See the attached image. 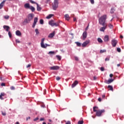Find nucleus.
Segmentation results:
<instances>
[{
  "instance_id": "obj_1",
  "label": "nucleus",
  "mask_w": 124,
  "mask_h": 124,
  "mask_svg": "<svg viewBox=\"0 0 124 124\" xmlns=\"http://www.w3.org/2000/svg\"><path fill=\"white\" fill-rule=\"evenodd\" d=\"M106 19H107V16L106 15L101 16L99 19V23L103 26L100 29V31H104L107 29V24L105 23Z\"/></svg>"
},
{
  "instance_id": "obj_2",
  "label": "nucleus",
  "mask_w": 124,
  "mask_h": 124,
  "mask_svg": "<svg viewBox=\"0 0 124 124\" xmlns=\"http://www.w3.org/2000/svg\"><path fill=\"white\" fill-rule=\"evenodd\" d=\"M96 109H98V107H93V112H96V116H97V117H101V116H102V114H103V113H105V109L96 110Z\"/></svg>"
},
{
  "instance_id": "obj_3",
  "label": "nucleus",
  "mask_w": 124,
  "mask_h": 124,
  "mask_svg": "<svg viewBox=\"0 0 124 124\" xmlns=\"http://www.w3.org/2000/svg\"><path fill=\"white\" fill-rule=\"evenodd\" d=\"M33 17H34L33 14H29L28 15L27 18L24 20L23 24L26 25V24H29L33 19Z\"/></svg>"
},
{
  "instance_id": "obj_4",
  "label": "nucleus",
  "mask_w": 124,
  "mask_h": 124,
  "mask_svg": "<svg viewBox=\"0 0 124 124\" xmlns=\"http://www.w3.org/2000/svg\"><path fill=\"white\" fill-rule=\"evenodd\" d=\"M59 24H60V22H55L53 19L50 20L48 22V24L51 27H59Z\"/></svg>"
},
{
  "instance_id": "obj_5",
  "label": "nucleus",
  "mask_w": 124,
  "mask_h": 124,
  "mask_svg": "<svg viewBox=\"0 0 124 124\" xmlns=\"http://www.w3.org/2000/svg\"><path fill=\"white\" fill-rule=\"evenodd\" d=\"M59 7V0H54V3L52 4V8L53 10H57Z\"/></svg>"
},
{
  "instance_id": "obj_6",
  "label": "nucleus",
  "mask_w": 124,
  "mask_h": 124,
  "mask_svg": "<svg viewBox=\"0 0 124 124\" xmlns=\"http://www.w3.org/2000/svg\"><path fill=\"white\" fill-rule=\"evenodd\" d=\"M44 40H45V38H42L41 40V46L42 48H46L48 47V46H50V45L48 44H44Z\"/></svg>"
},
{
  "instance_id": "obj_7",
  "label": "nucleus",
  "mask_w": 124,
  "mask_h": 124,
  "mask_svg": "<svg viewBox=\"0 0 124 124\" xmlns=\"http://www.w3.org/2000/svg\"><path fill=\"white\" fill-rule=\"evenodd\" d=\"M117 43H118V41H117V40L114 39L111 40V45L113 47H116Z\"/></svg>"
},
{
  "instance_id": "obj_8",
  "label": "nucleus",
  "mask_w": 124,
  "mask_h": 124,
  "mask_svg": "<svg viewBox=\"0 0 124 124\" xmlns=\"http://www.w3.org/2000/svg\"><path fill=\"white\" fill-rule=\"evenodd\" d=\"M50 70H58L60 69V67L59 66H53L50 67Z\"/></svg>"
},
{
  "instance_id": "obj_9",
  "label": "nucleus",
  "mask_w": 124,
  "mask_h": 124,
  "mask_svg": "<svg viewBox=\"0 0 124 124\" xmlns=\"http://www.w3.org/2000/svg\"><path fill=\"white\" fill-rule=\"evenodd\" d=\"M37 21H38V18L35 17L34 19V22L32 24V28H34L35 27V25H36V23H37Z\"/></svg>"
},
{
  "instance_id": "obj_10",
  "label": "nucleus",
  "mask_w": 124,
  "mask_h": 124,
  "mask_svg": "<svg viewBox=\"0 0 124 124\" xmlns=\"http://www.w3.org/2000/svg\"><path fill=\"white\" fill-rule=\"evenodd\" d=\"M33 4H36L37 11H41V7H40V6H39L38 3L35 2V3H33Z\"/></svg>"
},
{
  "instance_id": "obj_11",
  "label": "nucleus",
  "mask_w": 124,
  "mask_h": 124,
  "mask_svg": "<svg viewBox=\"0 0 124 124\" xmlns=\"http://www.w3.org/2000/svg\"><path fill=\"white\" fill-rule=\"evenodd\" d=\"M90 43V40H87L85 41L82 44V47H86V45H88Z\"/></svg>"
},
{
  "instance_id": "obj_12",
  "label": "nucleus",
  "mask_w": 124,
  "mask_h": 124,
  "mask_svg": "<svg viewBox=\"0 0 124 124\" xmlns=\"http://www.w3.org/2000/svg\"><path fill=\"white\" fill-rule=\"evenodd\" d=\"M104 41L105 42H108L109 41V36L108 35H106L105 36L104 38Z\"/></svg>"
},
{
  "instance_id": "obj_13",
  "label": "nucleus",
  "mask_w": 124,
  "mask_h": 124,
  "mask_svg": "<svg viewBox=\"0 0 124 124\" xmlns=\"http://www.w3.org/2000/svg\"><path fill=\"white\" fill-rule=\"evenodd\" d=\"M5 95H6V94H5V93H0V99H1V100H3V99H4V98H3V97H2V96H5Z\"/></svg>"
},
{
  "instance_id": "obj_14",
  "label": "nucleus",
  "mask_w": 124,
  "mask_h": 124,
  "mask_svg": "<svg viewBox=\"0 0 124 124\" xmlns=\"http://www.w3.org/2000/svg\"><path fill=\"white\" fill-rule=\"evenodd\" d=\"M82 36H83V38H82L83 40H85V39L87 38V31H85L83 33Z\"/></svg>"
},
{
  "instance_id": "obj_15",
  "label": "nucleus",
  "mask_w": 124,
  "mask_h": 124,
  "mask_svg": "<svg viewBox=\"0 0 124 124\" xmlns=\"http://www.w3.org/2000/svg\"><path fill=\"white\" fill-rule=\"evenodd\" d=\"M54 36H55V31H53V32L50 33L48 36V37L49 38H53Z\"/></svg>"
},
{
  "instance_id": "obj_16",
  "label": "nucleus",
  "mask_w": 124,
  "mask_h": 124,
  "mask_svg": "<svg viewBox=\"0 0 124 124\" xmlns=\"http://www.w3.org/2000/svg\"><path fill=\"white\" fill-rule=\"evenodd\" d=\"M78 85V81L76 80L72 84V88H75Z\"/></svg>"
},
{
  "instance_id": "obj_17",
  "label": "nucleus",
  "mask_w": 124,
  "mask_h": 124,
  "mask_svg": "<svg viewBox=\"0 0 124 124\" xmlns=\"http://www.w3.org/2000/svg\"><path fill=\"white\" fill-rule=\"evenodd\" d=\"M5 3V0H3V1L0 3V9H1L2 7L4 6Z\"/></svg>"
},
{
  "instance_id": "obj_18",
  "label": "nucleus",
  "mask_w": 124,
  "mask_h": 124,
  "mask_svg": "<svg viewBox=\"0 0 124 124\" xmlns=\"http://www.w3.org/2000/svg\"><path fill=\"white\" fill-rule=\"evenodd\" d=\"M16 34L17 36H21L22 35V33H21V32L19 30H17L16 31Z\"/></svg>"
},
{
  "instance_id": "obj_19",
  "label": "nucleus",
  "mask_w": 124,
  "mask_h": 124,
  "mask_svg": "<svg viewBox=\"0 0 124 124\" xmlns=\"http://www.w3.org/2000/svg\"><path fill=\"white\" fill-rule=\"evenodd\" d=\"M3 29L6 30V31H9L10 27L8 26L4 25L3 26Z\"/></svg>"
},
{
  "instance_id": "obj_20",
  "label": "nucleus",
  "mask_w": 124,
  "mask_h": 124,
  "mask_svg": "<svg viewBox=\"0 0 124 124\" xmlns=\"http://www.w3.org/2000/svg\"><path fill=\"white\" fill-rule=\"evenodd\" d=\"M31 7V6H30V4L29 3H26L24 4V7L25 8H27L28 9H29L30 7Z\"/></svg>"
},
{
  "instance_id": "obj_21",
  "label": "nucleus",
  "mask_w": 124,
  "mask_h": 124,
  "mask_svg": "<svg viewBox=\"0 0 124 124\" xmlns=\"http://www.w3.org/2000/svg\"><path fill=\"white\" fill-rule=\"evenodd\" d=\"M29 9H30L32 12H34V11H35V8L32 6H30Z\"/></svg>"
},
{
  "instance_id": "obj_22",
  "label": "nucleus",
  "mask_w": 124,
  "mask_h": 124,
  "mask_svg": "<svg viewBox=\"0 0 124 124\" xmlns=\"http://www.w3.org/2000/svg\"><path fill=\"white\" fill-rule=\"evenodd\" d=\"M64 17H65V19H66V20H67V21H69V20H70V17H69V15H65V16H64Z\"/></svg>"
},
{
  "instance_id": "obj_23",
  "label": "nucleus",
  "mask_w": 124,
  "mask_h": 124,
  "mask_svg": "<svg viewBox=\"0 0 124 124\" xmlns=\"http://www.w3.org/2000/svg\"><path fill=\"white\" fill-rule=\"evenodd\" d=\"M113 81L114 79H108L106 83L107 84H111V83H112V82H113Z\"/></svg>"
},
{
  "instance_id": "obj_24",
  "label": "nucleus",
  "mask_w": 124,
  "mask_h": 124,
  "mask_svg": "<svg viewBox=\"0 0 124 124\" xmlns=\"http://www.w3.org/2000/svg\"><path fill=\"white\" fill-rule=\"evenodd\" d=\"M53 16H54V15H53V14L49 15L47 16H46V19H50V18H52V17H53Z\"/></svg>"
},
{
  "instance_id": "obj_25",
  "label": "nucleus",
  "mask_w": 124,
  "mask_h": 124,
  "mask_svg": "<svg viewBox=\"0 0 124 124\" xmlns=\"http://www.w3.org/2000/svg\"><path fill=\"white\" fill-rule=\"evenodd\" d=\"M97 41L99 42V43H102V42H103V41H102V39H101L100 38H97Z\"/></svg>"
},
{
  "instance_id": "obj_26",
  "label": "nucleus",
  "mask_w": 124,
  "mask_h": 124,
  "mask_svg": "<svg viewBox=\"0 0 124 124\" xmlns=\"http://www.w3.org/2000/svg\"><path fill=\"white\" fill-rule=\"evenodd\" d=\"M115 8L113 7V8H111V10H110V13L111 14H113V13H114V12H115Z\"/></svg>"
},
{
  "instance_id": "obj_27",
  "label": "nucleus",
  "mask_w": 124,
  "mask_h": 124,
  "mask_svg": "<svg viewBox=\"0 0 124 124\" xmlns=\"http://www.w3.org/2000/svg\"><path fill=\"white\" fill-rule=\"evenodd\" d=\"M56 57L57 58L58 61H61V60H62V57H61V56L56 55Z\"/></svg>"
},
{
  "instance_id": "obj_28",
  "label": "nucleus",
  "mask_w": 124,
  "mask_h": 124,
  "mask_svg": "<svg viewBox=\"0 0 124 124\" xmlns=\"http://www.w3.org/2000/svg\"><path fill=\"white\" fill-rule=\"evenodd\" d=\"M108 27L109 28V29H113L114 28V26L113 25L111 24V23L108 24Z\"/></svg>"
},
{
  "instance_id": "obj_29",
  "label": "nucleus",
  "mask_w": 124,
  "mask_h": 124,
  "mask_svg": "<svg viewBox=\"0 0 124 124\" xmlns=\"http://www.w3.org/2000/svg\"><path fill=\"white\" fill-rule=\"evenodd\" d=\"M75 43L77 44V46L78 47H81V43H79L78 42H76Z\"/></svg>"
},
{
  "instance_id": "obj_30",
  "label": "nucleus",
  "mask_w": 124,
  "mask_h": 124,
  "mask_svg": "<svg viewBox=\"0 0 124 124\" xmlns=\"http://www.w3.org/2000/svg\"><path fill=\"white\" fill-rule=\"evenodd\" d=\"M108 89H109L110 91H113V86H111V85H108Z\"/></svg>"
},
{
  "instance_id": "obj_31",
  "label": "nucleus",
  "mask_w": 124,
  "mask_h": 124,
  "mask_svg": "<svg viewBox=\"0 0 124 124\" xmlns=\"http://www.w3.org/2000/svg\"><path fill=\"white\" fill-rule=\"evenodd\" d=\"M106 52V49H101L100 51V53L102 54V53H105Z\"/></svg>"
},
{
  "instance_id": "obj_32",
  "label": "nucleus",
  "mask_w": 124,
  "mask_h": 124,
  "mask_svg": "<svg viewBox=\"0 0 124 124\" xmlns=\"http://www.w3.org/2000/svg\"><path fill=\"white\" fill-rule=\"evenodd\" d=\"M35 32H36V34H39V31H38V29H36L35 30Z\"/></svg>"
},
{
  "instance_id": "obj_33",
  "label": "nucleus",
  "mask_w": 124,
  "mask_h": 124,
  "mask_svg": "<svg viewBox=\"0 0 124 124\" xmlns=\"http://www.w3.org/2000/svg\"><path fill=\"white\" fill-rule=\"evenodd\" d=\"M40 24H41V25H43V24H44V21L43 19L40 20Z\"/></svg>"
},
{
  "instance_id": "obj_34",
  "label": "nucleus",
  "mask_w": 124,
  "mask_h": 124,
  "mask_svg": "<svg viewBox=\"0 0 124 124\" xmlns=\"http://www.w3.org/2000/svg\"><path fill=\"white\" fill-rule=\"evenodd\" d=\"M8 35L10 38H11V37H12V34H11V32L10 31L8 32Z\"/></svg>"
},
{
  "instance_id": "obj_35",
  "label": "nucleus",
  "mask_w": 124,
  "mask_h": 124,
  "mask_svg": "<svg viewBox=\"0 0 124 124\" xmlns=\"http://www.w3.org/2000/svg\"><path fill=\"white\" fill-rule=\"evenodd\" d=\"M84 124V121L83 120L79 121L78 123V124Z\"/></svg>"
},
{
  "instance_id": "obj_36",
  "label": "nucleus",
  "mask_w": 124,
  "mask_h": 124,
  "mask_svg": "<svg viewBox=\"0 0 124 124\" xmlns=\"http://www.w3.org/2000/svg\"><path fill=\"white\" fill-rule=\"evenodd\" d=\"M90 1L91 3V4H94V0H90Z\"/></svg>"
},
{
  "instance_id": "obj_37",
  "label": "nucleus",
  "mask_w": 124,
  "mask_h": 124,
  "mask_svg": "<svg viewBox=\"0 0 124 124\" xmlns=\"http://www.w3.org/2000/svg\"><path fill=\"white\" fill-rule=\"evenodd\" d=\"M4 19H9V16H4Z\"/></svg>"
},
{
  "instance_id": "obj_38",
  "label": "nucleus",
  "mask_w": 124,
  "mask_h": 124,
  "mask_svg": "<svg viewBox=\"0 0 124 124\" xmlns=\"http://www.w3.org/2000/svg\"><path fill=\"white\" fill-rule=\"evenodd\" d=\"M105 62H108L109 61H110V58H107L105 59Z\"/></svg>"
},
{
  "instance_id": "obj_39",
  "label": "nucleus",
  "mask_w": 124,
  "mask_h": 124,
  "mask_svg": "<svg viewBox=\"0 0 124 124\" xmlns=\"http://www.w3.org/2000/svg\"><path fill=\"white\" fill-rule=\"evenodd\" d=\"M56 80L57 81H60V80H61V78H60V77H57Z\"/></svg>"
},
{
  "instance_id": "obj_40",
  "label": "nucleus",
  "mask_w": 124,
  "mask_h": 124,
  "mask_svg": "<svg viewBox=\"0 0 124 124\" xmlns=\"http://www.w3.org/2000/svg\"><path fill=\"white\" fill-rule=\"evenodd\" d=\"M30 0V2L33 4V3H35V2L34 1H33L32 0Z\"/></svg>"
},
{
  "instance_id": "obj_41",
  "label": "nucleus",
  "mask_w": 124,
  "mask_h": 124,
  "mask_svg": "<svg viewBox=\"0 0 124 124\" xmlns=\"http://www.w3.org/2000/svg\"><path fill=\"white\" fill-rule=\"evenodd\" d=\"M117 52H119V53H120L121 52V48L119 47H118L117 48Z\"/></svg>"
},
{
  "instance_id": "obj_42",
  "label": "nucleus",
  "mask_w": 124,
  "mask_h": 124,
  "mask_svg": "<svg viewBox=\"0 0 124 124\" xmlns=\"http://www.w3.org/2000/svg\"><path fill=\"white\" fill-rule=\"evenodd\" d=\"M38 119H39L38 117H37V118L34 119L33 121H34V122H36V121H38Z\"/></svg>"
},
{
  "instance_id": "obj_43",
  "label": "nucleus",
  "mask_w": 124,
  "mask_h": 124,
  "mask_svg": "<svg viewBox=\"0 0 124 124\" xmlns=\"http://www.w3.org/2000/svg\"><path fill=\"white\" fill-rule=\"evenodd\" d=\"M1 86L2 87H5V83H1Z\"/></svg>"
},
{
  "instance_id": "obj_44",
  "label": "nucleus",
  "mask_w": 124,
  "mask_h": 124,
  "mask_svg": "<svg viewBox=\"0 0 124 124\" xmlns=\"http://www.w3.org/2000/svg\"><path fill=\"white\" fill-rule=\"evenodd\" d=\"M101 71H104V67H101L100 68Z\"/></svg>"
},
{
  "instance_id": "obj_45",
  "label": "nucleus",
  "mask_w": 124,
  "mask_h": 124,
  "mask_svg": "<svg viewBox=\"0 0 124 124\" xmlns=\"http://www.w3.org/2000/svg\"><path fill=\"white\" fill-rule=\"evenodd\" d=\"M31 64H29L27 66V68H29V67H31Z\"/></svg>"
},
{
  "instance_id": "obj_46",
  "label": "nucleus",
  "mask_w": 124,
  "mask_h": 124,
  "mask_svg": "<svg viewBox=\"0 0 124 124\" xmlns=\"http://www.w3.org/2000/svg\"><path fill=\"white\" fill-rule=\"evenodd\" d=\"M48 54H55V51H49Z\"/></svg>"
},
{
  "instance_id": "obj_47",
  "label": "nucleus",
  "mask_w": 124,
  "mask_h": 124,
  "mask_svg": "<svg viewBox=\"0 0 124 124\" xmlns=\"http://www.w3.org/2000/svg\"><path fill=\"white\" fill-rule=\"evenodd\" d=\"M16 43H20V41H19V40H18V39H16Z\"/></svg>"
},
{
  "instance_id": "obj_48",
  "label": "nucleus",
  "mask_w": 124,
  "mask_h": 124,
  "mask_svg": "<svg viewBox=\"0 0 124 124\" xmlns=\"http://www.w3.org/2000/svg\"><path fill=\"white\" fill-rule=\"evenodd\" d=\"M10 89H11V90H15V87L12 86V87H11Z\"/></svg>"
},
{
  "instance_id": "obj_49",
  "label": "nucleus",
  "mask_w": 124,
  "mask_h": 124,
  "mask_svg": "<svg viewBox=\"0 0 124 124\" xmlns=\"http://www.w3.org/2000/svg\"><path fill=\"white\" fill-rule=\"evenodd\" d=\"M2 114L3 116H6V113L5 112H2Z\"/></svg>"
},
{
  "instance_id": "obj_50",
  "label": "nucleus",
  "mask_w": 124,
  "mask_h": 124,
  "mask_svg": "<svg viewBox=\"0 0 124 124\" xmlns=\"http://www.w3.org/2000/svg\"><path fill=\"white\" fill-rule=\"evenodd\" d=\"M98 101L99 102H101V98H98Z\"/></svg>"
},
{
  "instance_id": "obj_51",
  "label": "nucleus",
  "mask_w": 124,
  "mask_h": 124,
  "mask_svg": "<svg viewBox=\"0 0 124 124\" xmlns=\"http://www.w3.org/2000/svg\"><path fill=\"white\" fill-rule=\"evenodd\" d=\"M102 98L105 99V94H103L102 95Z\"/></svg>"
},
{
  "instance_id": "obj_52",
  "label": "nucleus",
  "mask_w": 124,
  "mask_h": 124,
  "mask_svg": "<svg viewBox=\"0 0 124 124\" xmlns=\"http://www.w3.org/2000/svg\"><path fill=\"white\" fill-rule=\"evenodd\" d=\"M40 121H44V118H40Z\"/></svg>"
},
{
  "instance_id": "obj_53",
  "label": "nucleus",
  "mask_w": 124,
  "mask_h": 124,
  "mask_svg": "<svg viewBox=\"0 0 124 124\" xmlns=\"http://www.w3.org/2000/svg\"><path fill=\"white\" fill-rule=\"evenodd\" d=\"M66 124H71L70 123V121H68L67 123H66Z\"/></svg>"
},
{
  "instance_id": "obj_54",
  "label": "nucleus",
  "mask_w": 124,
  "mask_h": 124,
  "mask_svg": "<svg viewBox=\"0 0 124 124\" xmlns=\"http://www.w3.org/2000/svg\"><path fill=\"white\" fill-rule=\"evenodd\" d=\"M73 21H74V22L76 21V17L73 18Z\"/></svg>"
},
{
  "instance_id": "obj_55",
  "label": "nucleus",
  "mask_w": 124,
  "mask_h": 124,
  "mask_svg": "<svg viewBox=\"0 0 124 124\" xmlns=\"http://www.w3.org/2000/svg\"><path fill=\"white\" fill-rule=\"evenodd\" d=\"M109 77H110V78L113 77V74H110L109 75Z\"/></svg>"
},
{
  "instance_id": "obj_56",
  "label": "nucleus",
  "mask_w": 124,
  "mask_h": 124,
  "mask_svg": "<svg viewBox=\"0 0 124 124\" xmlns=\"http://www.w3.org/2000/svg\"><path fill=\"white\" fill-rule=\"evenodd\" d=\"M31 119V117H28L27 118V121H28V120H30Z\"/></svg>"
},
{
  "instance_id": "obj_57",
  "label": "nucleus",
  "mask_w": 124,
  "mask_h": 124,
  "mask_svg": "<svg viewBox=\"0 0 124 124\" xmlns=\"http://www.w3.org/2000/svg\"><path fill=\"white\" fill-rule=\"evenodd\" d=\"M93 80H96V77H93Z\"/></svg>"
},
{
  "instance_id": "obj_58",
  "label": "nucleus",
  "mask_w": 124,
  "mask_h": 124,
  "mask_svg": "<svg viewBox=\"0 0 124 124\" xmlns=\"http://www.w3.org/2000/svg\"><path fill=\"white\" fill-rule=\"evenodd\" d=\"M5 0V2L6 1H11L12 0Z\"/></svg>"
},
{
  "instance_id": "obj_59",
  "label": "nucleus",
  "mask_w": 124,
  "mask_h": 124,
  "mask_svg": "<svg viewBox=\"0 0 124 124\" xmlns=\"http://www.w3.org/2000/svg\"><path fill=\"white\" fill-rule=\"evenodd\" d=\"M75 60L76 61H78V58L75 57Z\"/></svg>"
},
{
  "instance_id": "obj_60",
  "label": "nucleus",
  "mask_w": 124,
  "mask_h": 124,
  "mask_svg": "<svg viewBox=\"0 0 124 124\" xmlns=\"http://www.w3.org/2000/svg\"><path fill=\"white\" fill-rule=\"evenodd\" d=\"M120 38H124V36H123V35H120Z\"/></svg>"
},
{
  "instance_id": "obj_61",
  "label": "nucleus",
  "mask_w": 124,
  "mask_h": 124,
  "mask_svg": "<svg viewBox=\"0 0 124 124\" xmlns=\"http://www.w3.org/2000/svg\"><path fill=\"white\" fill-rule=\"evenodd\" d=\"M16 124H20L19 123V122H17L16 123Z\"/></svg>"
},
{
  "instance_id": "obj_62",
  "label": "nucleus",
  "mask_w": 124,
  "mask_h": 124,
  "mask_svg": "<svg viewBox=\"0 0 124 124\" xmlns=\"http://www.w3.org/2000/svg\"><path fill=\"white\" fill-rule=\"evenodd\" d=\"M47 0V2H49V1H50V0Z\"/></svg>"
},
{
  "instance_id": "obj_63",
  "label": "nucleus",
  "mask_w": 124,
  "mask_h": 124,
  "mask_svg": "<svg viewBox=\"0 0 124 124\" xmlns=\"http://www.w3.org/2000/svg\"><path fill=\"white\" fill-rule=\"evenodd\" d=\"M43 124H46V123L43 122Z\"/></svg>"
},
{
  "instance_id": "obj_64",
  "label": "nucleus",
  "mask_w": 124,
  "mask_h": 124,
  "mask_svg": "<svg viewBox=\"0 0 124 124\" xmlns=\"http://www.w3.org/2000/svg\"><path fill=\"white\" fill-rule=\"evenodd\" d=\"M120 64H117V66H120Z\"/></svg>"
}]
</instances>
